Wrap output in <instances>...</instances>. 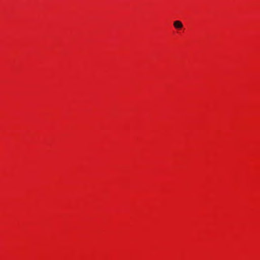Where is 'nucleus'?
<instances>
[{"mask_svg": "<svg viewBox=\"0 0 260 260\" xmlns=\"http://www.w3.org/2000/svg\"><path fill=\"white\" fill-rule=\"evenodd\" d=\"M173 25L177 29H181L183 26L182 23L179 20H176L174 21Z\"/></svg>", "mask_w": 260, "mask_h": 260, "instance_id": "1", "label": "nucleus"}]
</instances>
